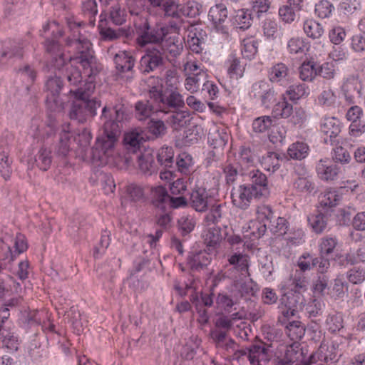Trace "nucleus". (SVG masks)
Returning a JSON list of instances; mask_svg holds the SVG:
<instances>
[{
  "instance_id": "bf43d9fd",
  "label": "nucleus",
  "mask_w": 365,
  "mask_h": 365,
  "mask_svg": "<svg viewBox=\"0 0 365 365\" xmlns=\"http://www.w3.org/2000/svg\"><path fill=\"white\" fill-rule=\"evenodd\" d=\"M200 138L199 128L192 126L184 131L182 138V144L185 146H190L197 143Z\"/></svg>"
},
{
  "instance_id": "49530a36",
  "label": "nucleus",
  "mask_w": 365,
  "mask_h": 365,
  "mask_svg": "<svg viewBox=\"0 0 365 365\" xmlns=\"http://www.w3.org/2000/svg\"><path fill=\"white\" fill-rule=\"evenodd\" d=\"M287 221L285 218L278 217L277 219L269 221L267 224L268 228L275 235L282 236L288 230Z\"/></svg>"
},
{
  "instance_id": "ddd939ff",
  "label": "nucleus",
  "mask_w": 365,
  "mask_h": 365,
  "mask_svg": "<svg viewBox=\"0 0 365 365\" xmlns=\"http://www.w3.org/2000/svg\"><path fill=\"white\" fill-rule=\"evenodd\" d=\"M190 204L197 212H203L207 210L210 202L205 189L202 187L194 189L190 194Z\"/></svg>"
},
{
  "instance_id": "7c9ffc66",
  "label": "nucleus",
  "mask_w": 365,
  "mask_h": 365,
  "mask_svg": "<svg viewBox=\"0 0 365 365\" xmlns=\"http://www.w3.org/2000/svg\"><path fill=\"white\" fill-rule=\"evenodd\" d=\"M294 188L299 192L309 193L314 189V184L307 173L298 174L293 184Z\"/></svg>"
},
{
  "instance_id": "f8f14e48",
  "label": "nucleus",
  "mask_w": 365,
  "mask_h": 365,
  "mask_svg": "<svg viewBox=\"0 0 365 365\" xmlns=\"http://www.w3.org/2000/svg\"><path fill=\"white\" fill-rule=\"evenodd\" d=\"M227 9L223 4H216L210 9L208 18L212 21L215 28L223 33L226 32L224 23L227 19Z\"/></svg>"
},
{
  "instance_id": "c756f323",
  "label": "nucleus",
  "mask_w": 365,
  "mask_h": 365,
  "mask_svg": "<svg viewBox=\"0 0 365 365\" xmlns=\"http://www.w3.org/2000/svg\"><path fill=\"white\" fill-rule=\"evenodd\" d=\"M153 112V106L149 101H140L135 103V116L138 120L149 118Z\"/></svg>"
},
{
  "instance_id": "de8ad7c7",
  "label": "nucleus",
  "mask_w": 365,
  "mask_h": 365,
  "mask_svg": "<svg viewBox=\"0 0 365 365\" xmlns=\"http://www.w3.org/2000/svg\"><path fill=\"white\" fill-rule=\"evenodd\" d=\"M234 24L240 29H248L252 24L251 14L248 10H238L234 16Z\"/></svg>"
},
{
  "instance_id": "c9c22d12",
  "label": "nucleus",
  "mask_w": 365,
  "mask_h": 365,
  "mask_svg": "<svg viewBox=\"0 0 365 365\" xmlns=\"http://www.w3.org/2000/svg\"><path fill=\"white\" fill-rule=\"evenodd\" d=\"M185 87L191 93L197 92L201 85L206 81L207 73H200L199 76H186Z\"/></svg>"
},
{
  "instance_id": "f3484780",
  "label": "nucleus",
  "mask_w": 365,
  "mask_h": 365,
  "mask_svg": "<svg viewBox=\"0 0 365 365\" xmlns=\"http://www.w3.org/2000/svg\"><path fill=\"white\" fill-rule=\"evenodd\" d=\"M139 170L144 175H150L156 171L154 155L150 151H145L136 155Z\"/></svg>"
},
{
  "instance_id": "6e6552de",
  "label": "nucleus",
  "mask_w": 365,
  "mask_h": 365,
  "mask_svg": "<svg viewBox=\"0 0 365 365\" xmlns=\"http://www.w3.org/2000/svg\"><path fill=\"white\" fill-rule=\"evenodd\" d=\"M248 185H241L233 187L231 193L232 203L242 210H246L254 197H259Z\"/></svg>"
},
{
  "instance_id": "c03bdc74",
  "label": "nucleus",
  "mask_w": 365,
  "mask_h": 365,
  "mask_svg": "<svg viewBox=\"0 0 365 365\" xmlns=\"http://www.w3.org/2000/svg\"><path fill=\"white\" fill-rule=\"evenodd\" d=\"M178 229L182 235L190 233L196 225L195 219L190 215H183L178 220Z\"/></svg>"
},
{
  "instance_id": "2f4dec72",
  "label": "nucleus",
  "mask_w": 365,
  "mask_h": 365,
  "mask_svg": "<svg viewBox=\"0 0 365 365\" xmlns=\"http://www.w3.org/2000/svg\"><path fill=\"white\" fill-rule=\"evenodd\" d=\"M303 29L304 33L312 39L319 38L324 34L322 26L313 19H307L304 22Z\"/></svg>"
},
{
  "instance_id": "5fc2aeb1",
  "label": "nucleus",
  "mask_w": 365,
  "mask_h": 365,
  "mask_svg": "<svg viewBox=\"0 0 365 365\" xmlns=\"http://www.w3.org/2000/svg\"><path fill=\"white\" fill-rule=\"evenodd\" d=\"M149 93L151 98H153L157 102H160L162 93V81L157 77H150L148 81Z\"/></svg>"
},
{
  "instance_id": "f03ea898",
  "label": "nucleus",
  "mask_w": 365,
  "mask_h": 365,
  "mask_svg": "<svg viewBox=\"0 0 365 365\" xmlns=\"http://www.w3.org/2000/svg\"><path fill=\"white\" fill-rule=\"evenodd\" d=\"M79 26L77 25L76 29L66 41V46L75 52V56H70L69 59L81 64L84 74L91 78L98 74L102 66L94 56L91 41L79 32Z\"/></svg>"
},
{
  "instance_id": "f257e3e1",
  "label": "nucleus",
  "mask_w": 365,
  "mask_h": 365,
  "mask_svg": "<svg viewBox=\"0 0 365 365\" xmlns=\"http://www.w3.org/2000/svg\"><path fill=\"white\" fill-rule=\"evenodd\" d=\"M113 110L114 115L105 122L103 133L91 149V160L99 165L108 164L113 158L114 146L120 133L119 123L125 118L123 106H115Z\"/></svg>"
},
{
  "instance_id": "4d7b16f0",
  "label": "nucleus",
  "mask_w": 365,
  "mask_h": 365,
  "mask_svg": "<svg viewBox=\"0 0 365 365\" xmlns=\"http://www.w3.org/2000/svg\"><path fill=\"white\" fill-rule=\"evenodd\" d=\"M0 339L2 340L5 346L10 349L16 348L17 339L14 333L11 332L9 329L4 324H0Z\"/></svg>"
},
{
  "instance_id": "79ce46f5",
  "label": "nucleus",
  "mask_w": 365,
  "mask_h": 365,
  "mask_svg": "<svg viewBox=\"0 0 365 365\" xmlns=\"http://www.w3.org/2000/svg\"><path fill=\"white\" fill-rule=\"evenodd\" d=\"M71 135L68 130L63 129L60 133L59 141L56 152L58 155L65 157L70 151V140Z\"/></svg>"
},
{
  "instance_id": "1a4fd4ad",
  "label": "nucleus",
  "mask_w": 365,
  "mask_h": 365,
  "mask_svg": "<svg viewBox=\"0 0 365 365\" xmlns=\"http://www.w3.org/2000/svg\"><path fill=\"white\" fill-rule=\"evenodd\" d=\"M185 106L182 96L175 91L165 93L160 97L158 104L159 110L165 113L180 110Z\"/></svg>"
},
{
  "instance_id": "680f3d73",
  "label": "nucleus",
  "mask_w": 365,
  "mask_h": 365,
  "mask_svg": "<svg viewBox=\"0 0 365 365\" xmlns=\"http://www.w3.org/2000/svg\"><path fill=\"white\" fill-rule=\"evenodd\" d=\"M126 193L133 202H140L145 198L143 188L135 183L127 185Z\"/></svg>"
},
{
  "instance_id": "39448f33",
  "label": "nucleus",
  "mask_w": 365,
  "mask_h": 365,
  "mask_svg": "<svg viewBox=\"0 0 365 365\" xmlns=\"http://www.w3.org/2000/svg\"><path fill=\"white\" fill-rule=\"evenodd\" d=\"M141 30L140 35L137 38V42L140 46L146 44H163V41L169 33V28L162 24L157 23L150 26L147 19H144L142 26H138Z\"/></svg>"
},
{
  "instance_id": "423d86ee",
  "label": "nucleus",
  "mask_w": 365,
  "mask_h": 365,
  "mask_svg": "<svg viewBox=\"0 0 365 365\" xmlns=\"http://www.w3.org/2000/svg\"><path fill=\"white\" fill-rule=\"evenodd\" d=\"M74 98L76 100L71 105L69 118L80 123H85L89 117L95 115L96 109L101 106L100 101L90 100V97Z\"/></svg>"
},
{
  "instance_id": "dca6fc26",
  "label": "nucleus",
  "mask_w": 365,
  "mask_h": 365,
  "mask_svg": "<svg viewBox=\"0 0 365 365\" xmlns=\"http://www.w3.org/2000/svg\"><path fill=\"white\" fill-rule=\"evenodd\" d=\"M316 170L319 178L324 181L335 180L339 173V168L336 165L323 160L318 162Z\"/></svg>"
},
{
  "instance_id": "e433bc0d",
  "label": "nucleus",
  "mask_w": 365,
  "mask_h": 365,
  "mask_svg": "<svg viewBox=\"0 0 365 365\" xmlns=\"http://www.w3.org/2000/svg\"><path fill=\"white\" fill-rule=\"evenodd\" d=\"M317 215H312L308 217V222L316 233H321L327 225V214L322 213V210Z\"/></svg>"
},
{
  "instance_id": "393cba45",
  "label": "nucleus",
  "mask_w": 365,
  "mask_h": 365,
  "mask_svg": "<svg viewBox=\"0 0 365 365\" xmlns=\"http://www.w3.org/2000/svg\"><path fill=\"white\" fill-rule=\"evenodd\" d=\"M115 68L120 72L130 71L134 66L135 59L128 52L120 51L115 55Z\"/></svg>"
},
{
  "instance_id": "0e129e2a",
  "label": "nucleus",
  "mask_w": 365,
  "mask_h": 365,
  "mask_svg": "<svg viewBox=\"0 0 365 365\" xmlns=\"http://www.w3.org/2000/svg\"><path fill=\"white\" fill-rule=\"evenodd\" d=\"M161 9L164 12V16L166 17L175 19L180 17L179 5L174 0H165Z\"/></svg>"
},
{
  "instance_id": "cd10ccee",
  "label": "nucleus",
  "mask_w": 365,
  "mask_h": 365,
  "mask_svg": "<svg viewBox=\"0 0 365 365\" xmlns=\"http://www.w3.org/2000/svg\"><path fill=\"white\" fill-rule=\"evenodd\" d=\"M349 284L342 277H336L332 284L330 294L334 299H343L348 293Z\"/></svg>"
},
{
  "instance_id": "37998d69",
  "label": "nucleus",
  "mask_w": 365,
  "mask_h": 365,
  "mask_svg": "<svg viewBox=\"0 0 365 365\" xmlns=\"http://www.w3.org/2000/svg\"><path fill=\"white\" fill-rule=\"evenodd\" d=\"M308 146L302 142L292 143L287 150L288 155L295 160H302L304 158L308 152Z\"/></svg>"
},
{
  "instance_id": "774afa93",
  "label": "nucleus",
  "mask_w": 365,
  "mask_h": 365,
  "mask_svg": "<svg viewBox=\"0 0 365 365\" xmlns=\"http://www.w3.org/2000/svg\"><path fill=\"white\" fill-rule=\"evenodd\" d=\"M346 277L352 284H361L365 280V269L361 267H354L347 272Z\"/></svg>"
},
{
  "instance_id": "a878e982",
  "label": "nucleus",
  "mask_w": 365,
  "mask_h": 365,
  "mask_svg": "<svg viewBox=\"0 0 365 365\" xmlns=\"http://www.w3.org/2000/svg\"><path fill=\"white\" fill-rule=\"evenodd\" d=\"M98 28L101 37L104 41H113L121 36H128L129 35V31L125 29L114 30L110 27H105L102 21Z\"/></svg>"
},
{
  "instance_id": "4468645a",
  "label": "nucleus",
  "mask_w": 365,
  "mask_h": 365,
  "mask_svg": "<svg viewBox=\"0 0 365 365\" xmlns=\"http://www.w3.org/2000/svg\"><path fill=\"white\" fill-rule=\"evenodd\" d=\"M63 87L61 79L57 76L48 78L45 84V91L47 93L46 102L54 103L56 106L61 104L58 101V96Z\"/></svg>"
},
{
  "instance_id": "69168bd1",
  "label": "nucleus",
  "mask_w": 365,
  "mask_h": 365,
  "mask_svg": "<svg viewBox=\"0 0 365 365\" xmlns=\"http://www.w3.org/2000/svg\"><path fill=\"white\" fill-rule=\"evenodd\" d=\"M317 98L319 103L326 107L334 106L336 101V96L331 88L324 90Z\"/></svg>"
},
{
  "instance_id": "0eeeda50",
  "label": "nucleus",
  "mask_w": 365,
  "mask_h": 365,
  "mask_svg": "<svg viewBox=\"0 0 365 365\" xmlns=\"http://www.w3.org/2000/svg\"><path fill=\"white\" fill-rule=\"evenodd\" d=\"M279 308L285 317L294 316L298 307L303 304L304 297L300 293L288 291L280 298Z\"/></svg>"
},
{
  "instance_id": "5701e85b",
  "label": "nucleus",
  "mask_w": 365,
  "mask_h": 365,
  "mask_svg": "<svg viewBox=\"0 0 365 365\" xmlns=\"http://www.w3.org/2000/svg\"><path fill=\"white\" fill-rule=\"evenodd\" d=\"M303 353L297 342H294L287 347L284 356L282 360L283 365H292L302 361Z\"/></svg>"
},
{
  "instance_id": "a18cd8bd",
  "label": "nucleus",
  "mask_w": 365,
  "mask_h": 365,
  "mask_svg": "<svg viewBox=\"0 0 365 365\" xmlns=\"http://www.w3.org/2000/svg\"><path fill=\"white\" fill-rule=\"evenodd\" d=\"M35 161L41 170H48L52 162L51 151L45 148H41L36 155Z\"/></svg>"
},
{
  "instance_id": "8fccbe9b",
  "label": "nucleus",
  "mask_w": 365,
  "mask_h": 365,
  "mask_svg": "<svg viewBox=\"0 0 365 365\" xmlns=\"http://www.w3.org/2000/svg\"><path fill=\"white\" fill-rule=\"evenodd\" d=\"M170 113H171V115L167 119V122L173 129L178 130L186 123V118L187 117L186 112L174 110L170 111Z\"/></svg>"
},
{
  "instance_id": "9d476101",
  "label": "nucleus",
  "mask_w": 365,
  "mask_h": 365,
  "mask_svg": "<svg viewBox=\"0 0 365 365\" xmlns=\"http://www.w3.org/2000/svg\"><path fill=\"white\" fill-rule=\"evenodd\" d=\"M247 176L251 181L248 184L250 187L255 192V195L260 197H267L269 194L268 182L267 176L259 170H252L250 171Z\"/></svg>"
},
{
  "instance_id": "58836bf2",
  "label": "nucleus",
  "mask_w": 365,
  "mask_h": 365,
  "mask_svg": "<svg viewBox=\"0 0 365 365\" xmlns=\"http://www.w3.org/2000/svg\"><path fill=\"white\" fill-rule=\"evenodd\" d=\"M109 19L113 24L121 26L126 22L127 12L119 4H115L110 9Z\"/></svg>"
},
{
  "instance_id": "7ed1b4c3",
  "label": "nucleus",
  "mask_w": 365,
  "mask_h": 365,
  "mask_svg": "<svg viewBox=\"0 0 365 365\" xmlns=\"http://www.w3.org/2000/svg\"><path fill=\"white\" fill-rule=\"evenodd\" d=\"M75 61L68 62L64 61V76L71 87L69 93L74 97L85 98L91 97L93 93L96 86L93 81H83V77L79 68L74 66Z\"/></svg>"
},
{
  "instance_id": "a211bd4d",
  "label": "nucleus",
  "mask_w": 365,
  "mask_h": 365,
  "mask_svg": "<svg viewBox=\"0 0 365 365\" xmlns=\"http://www.w3.org/2000/svg\"><path fill=\"white\" fill-rule=\"evenodd\" d=\"M46 51L52 56L54 66L57 68H61L64 64V54L62 51V48L58 41L55 40L47 39L46 41Z\"/></svg>"
},
{
  "instance_id": "bb28decb",
  "label": "nucleus",
  "mask_w": 365,
  "mask_h": 365,
  "mask_svg": "<svg viewBox=\"0 0 365 365\" xmlns=\"http://www.w3.org/2000/svg\"><path fill=\"white\" fill-rule=\"evenodd\" d=\"M285 94L288 96L289 101L297 102L309 95V88L305 83L294 84L288 87Z\"/></svg>"
},
{
  "instance_id": "72a5a7b5",
  "label": "nucleus",
  "mask_w": 365,
  "mask_h": 365,
  "mask_svg": "<svg viewBox=\"0 0 365 365\" xmlns=\"http://www.w3.org/2000/svg\"><path fill=\"white\" fill-rule=\"evenodd\" d=\"M282 159L281 155L275 152H268L261 160L262 166L267 171H275L280 165L279 160Z\"/></svg>"
},
{
  "instance_id": "aec40b11",
  "label": "nucleus",
  "mask_w": 365,
  "mask_h": 365,
  "mask_svg": "<svg viewBox=\"0 0 365 365\" xmlns=\"http://www.w3.org/2000/svg\"><path fill=\"white\" fill-rule=\"evenodd\" d=\"M228 262L241 275L250 276L249 257L247 255L235 253L228 258Z\"/></svg>"
},
{
  "instance_id": "473e14b6",
  "label": "nucleus",
  "mask_w": 365,
  "mask_h": 365,
  "mask_svg": "<svg viewBox=\"0 0 365 365\" xmlns=\"http://www.w3.org/2000/svg\"><path fill=\"white\" fill-rule=\"evenodd\" d=\"M341 196L336 190H328L321 195L319 205L322 209L331 208L340 201Z\"/></svg>"
},
{
  "instance_id": "864d4df0",
  "label": "nucleus",
  "mask_w": 365,
  "mask_h": 365,
  "mask_svg": "<svg viewBox=\"0 0 365 365\" xmlns=\"http://www.w3.org/2000/svg\"><path fill=\"white\" fill-rule=\"evenodd\" d=\"M21 323L26 329L38 327L41 324L39 313L36 310L25 312L21 319Z\"/></svg>"
},
{
  "instance_id": "3c124183",
  "label": "nucleus",
  "mask_w": 365,
  "mask_h": 365,
  "mask_svg": "<svg viewBox=\"0 0 365 365\" xmlns=\"http://www.w3.org/2000/svg\"><path fill=\"white\" fill-rule=\"evenodd\" d=\"M293 113V106L285 98L274 105L273 113L276 118H287Z\"/></svg>"
},
{
  "instance_id": "4be33fe9",
  "label": "nucleus",
  "mask_w": 365,
  "mask_h": 365,
  "mask_svg": "<svg viewBox=\"0 0 365 365\" xmlns=\"http://www.w3.org/2000/svg\"><path fill=\"white\" fill-rule=\"evenodd\" d=\"M169 197L167 190L163 186H157L151 189V200L153 205L162 210L167 211V197Z\"/></svg>"
},
{
  "instance_id": "2eb2a0df",
  "label": "nucleus",
  "mask_w": 365,
  "mask_h": 365,
  "mask_svg": "<svg viewBox=\"0 0 365 365\" xmlns=\"http://www.w3.org/2000/svg\"><path fill=\"white\" fill-rule=\"evenodd\" d=\"M361 90V83L354 78L346 79L341 88L346 101L350 104L354 103L360 98Z\"/></svg>"
},
{
  "instance_id": "a19ab883",
  "label": "nucleus",
  "mask_w": 365,
  "mask_h": 365,
  "mask_svg": "<svg viewBox=\"0 0 365 365\" xmlns=\"http://www.w3.org/2000/svg\"><path fill=\"white\" fill-rule=\"evenodd\" d=\"M24 41H11L5 42L3 44V49L8 51V58H21L24 55Z\"/></svg>"
},
{
  "instance_id": "412c9836",
  "label": "nucleus",
  "mask_w": 365,
  "mask_h": 365,
  "mask_svg": "<svg viewBox=\"0 0 365 365\" xmlns=\"http://www.w3.org/2000/svg\"><path fill=\"white\" fill-rule=\"evenodd\" d=\"M239 303L237 294L232 292L230 294L225 292L219 293L216 298V304L218 308L226 312H231L235 305Z\"/></svg>"
},
{
  "instance_id": "338daca9",
  "label": "nucleus",
  "mask_w": 365,
  "mask_h": 365,
  "mask_svg": "<svg viewBox=\"0 0 365 365\" xmlns=\"http://www.w3.org/2000/svg\"><path fill=\"white\" fill-rule=\"evenodd\" d=\"M255 156L248 147L242 146L240 151V163L242 166L249 168L255 163Z\"/></svg>"
},
{
  "instance_id": "9b49d317",
  "label": "nucleus",
  "mask_w": 365,
  "mask_h": 365,
  "mask_svg": "<svg viewBox=\"0 0 365 365\" xmlns=\"http://www.w3.org/2000/svg\"><path fill=\"white\" fill-rule=\"evenodd\" d=\"M270 356L268 347L262 341L248 346V360L251 365L260 364L261 361H269Z\"/></svg>"
},
{
  "instance_id": "c85d7f7f",
  "label": "nucleus",
  "mask_w": 365,
  "mask_h": 365,
  "mask_svg": "<svg viewBox=\"0 0 365 365\" xmlns=\"http://www.w3.org/2000/svg\"><path fill=\"white\" fill-rule=\"evenodd\" d=\"M289 68L283 63H277L268 71V78L272 83H279L288 76Z\"/></svg>"
},
{
  "instance_id": "603ef678",
  "label": "nucleus",
  "mask_w": 365,
  "mask_h": 365,
  "mask_svg": "<svg viewBox=\"0 0 365 365\" xmlns=\"http://www.w3.org/2000/svg\"><path fill=\"white\" fill-rule=\"evenodd\" d=\"M205 244L210 247H215L222 240L220 230L215 227L208 229L203 235Z\"/></svg>"
},
{
  "instance_id": "b1692460",
  "label": "nucleus",
  "mask_w": 365,
  "mask_h": 365,
  "mask_svg": "<svg viewBox=\"0 0 365 365\" xmlns=\"http://www.w3.org/2000/svg\"><path fill=\"white\" fill-rule=\"evenodd\" d=\"M320 130L322 133L330 138H336L341 132L339 120L334 117L325 118L320 125Z\"/></svg>"
},
{
  "instance_id": "e2e57ef3",
  "label": "nucleus",
  "mask_w": 365,
  "mask_h": 365,
  "mask_svg": "<svg viewBox=\"0 0 365 365\" xmlns=\"http://www.w3.org/2000/svg\"><path fill=\"white\" fill-rule=\"evenodd\" d=\"M126 6L131 16L142 18L144 12L145 0H126Z\"/></svg>"
},
{
  "instance_id": "6e6d98bb",
  "label": "nucleus",
  "mask_w": 365,
  "mask_h": 365,
  "mask_svg": "<svg viewBox=\"0 0 365 365\" xmlns=\"http://www.w3.org/2000/svg\"><path fill=\"white\" fill-rule=\"evenodd\" d=\"M210 211L205 217V220L207 225L217 224L222 217V205L210 204Z\"/></svg>"
},
{
  "instance_id": "13d9d810",
  "label": "nucleus",
  "mask_w": 365,
  "mask_h": 365,
  "mask_svg": "<svg viewBox=\"0 0 365 365\" xmlns=\"http://www.w3.org/2000/svg\"><path fill=\"white\" fill-rule=\"evenodd\" d=\"M202 6L195 1H189L180 8V11L185 16L194 18L200 13Z\"/></svg>"
},
{
  "instance_id": "4c0bfd02",
  "label": "nucleus",
  "mask_w": 365,
  "mask_h": 365,
  "mask_svg": "<svg viewBox=\"0 0 365 365\" xmlns=\"http://www.w3.org/2000/svg\"><path fill=\"white\" fill-rule=\"evenodd\" d=\"M287 336L292 341L301 339L305 334V327L299 321H292L286 326Z\"/></svg>"
},
{
  "instance_id": "052dcab7",
  "label": "nucleus",
  "mask_w": 365,
  "mask_h": 365,
  "mask_svg": "<svg viewBox=\"0 0 365 365\" xmlns=\"http://www.w3.org/2000/svg\"><path fill=\"white\" fill-rule=\"evenodd\" d=\"M273 120L269 116H261L255 118L252 123L253 130L256 133H264L272 125Z\"/></svg>"
},
{
  "instance_id": "09e8293b",
  "label": "nucleus",
  "mask_w": 365,
  "mask_h": 365,
  "mask_svg": "<svg viewBox=\"0 0 365 365\" xmlns=\"http://www.w3.org/2000/svg\"><path fill=\"white\" fill-rule=\"evenodd\" d=\"M174 151L171 147H162L158 152L157 159L161 165L170 168L173 163Z\"/></svg>"
},
{
  "instance_id": "20e7f679",
  "label": "nucleus",
  "mask_w": 365,
  "mask_h": 365,
  "mask_svg": "<svg viewBox=\"0 0 365 365\" xmlns=\"http://www.w3.org/2000/svg\"><path fill=\"white\" fill-rule=\"evenodd\" d=\"M166 58V49L163 44L148 46L140 61L142 72L149 73L162 68L165 65Z\"/></svg>"
},
{
  "instance_id": "ea45409f",
  "label": "nucleus",
  "mask_w": 365,
  "mask_h": 365,
  "mask_svg": "<svg viewBox=\"0 0 365 365\" xmlns=\"http://www.w3.org/2000/svg\"><path fill=\"white\" fill-rule=\"evenodd\" d=\"M299 78L303 81H312L317 76V68L312 61L304 62L299 68Z\"/></svg>"
},
{
  "instance_id": "6ab92c4d",
  "label": "nucleus",
  "mask_w": 365,
  "mask_h": 365,
  "mask_svg": "<svg viewBox=\"0 0 365 365\" xmlns=\"http://www.w3.org/2000/svg\"><path fill=\"white\" fill-rule=\"evenodd\" d=\"M210 262L209 255L205 251L192 252L187 257V263L192 270L199 271Z\"/></svg>"
},
{
  "instance_id": "f704fd0d",
  "label": "nucleus",
  "mask_w": 365,
  "mask_h": 365,
  "mask_svg": "<svg viewBox=\"0 0 365 365\" xmlns=\"http://www.w3.org/2000/svg\"><path fill=\"white\" fill-rule=\"evenodd\" d=\"M227 74L230 80L237 81L243 76L245 68L240 59L231 56L228 60Z\"/></svg>"
}]
</instances>
